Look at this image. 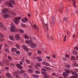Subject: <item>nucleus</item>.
I'll use <instances>...</instances> for the list:
<instances>
[{
  "mask_svg": "<svg viewBox=\"0 0 78 78\" xmlns=\"http://www.w3.org/2000/svg\"><path fill=\"white\" fill-rule=\"evenodd\" d=\"M15 52L17 55H20V52L18 51H16Z\"/></svg>",
  "mask_w": 78,
  "mask_h": 78,
  "instance_id": "a19ab883",
  "label": "nucleus"
},
{
  "mask_svg": "<svg viewBox=\"0 0 78 78\" xmlns=\"http://www.w3.org/2000/svg\"><path fill=\"white\" fill-rule=\"evenodd\" d=\"M2 28L3 30H4L5 31H6V27H4V26Z\"/></svg>",
  "mask_w": 78,
  "mask_h": 78,
  "instance_id": "c9c22d12",
  "label": "nucleus"
},
{
  "mask_svg": "<svg viewBox=\"0 0 78 78\" xmlns=\"http://www.w3.org/2000/svg\"><path fill=\"white\" fill-rule=\"evenodd\" d=\"M46 58H47V59H50V58H51V57H48L47 56L46 57Z\"/></svg>",
  "mask_w": 78,
  "mask_h": 78,
  "instance_id": "052dcab7",
  "label": "nucleus"
},
{
  "mask_svg": "<svg viewBox=\"0 0 78 78\" xmlns=\"http://www.w3.org/2000/svg\"><path fill=\"white\" fill-rule=\"evenodd\" d=\"M21 20L22 22H24V23H25V22H26V21H25V20L24 19H22Z\"/></svg>",
  "mask_w": 78,
  "mask_h": 78,
  "instance_id": "6e6d98bb",
  "label": "nucleus"
},
{
  "mask_svg": "<svg viewBox=\"0 0 78 78\" xmlns=\"http://www.w3.org/2000/svg\"><path fill=\"white\" fill-rule=\"evenodd\" d=\"M32 76L33 78H38L39 77V75H35V74H33L32 75Z\"/></svg>",
  "mask_w": 78,
  "mask_h": 78,
  "instance_id": "9b49d317",
  "label": "nucleus"
},
{
  "mask_svg": "<svg viewBox=\"0 0 78 78\" xmlns=\"http://www.w3.org/2000/svg\"><path fill=\"white\" fill-rule=\"evenodd\" d=\"M18 31H19L21 33H24V31H23V30L22 29H19Z\"/></svg>",
  "mask_w": 78,
  "mask_h": 78,
  "instance_id": "2eb2a0df",
  "label": "nucleus"
},
{
  "mask_svg": "<svg viewBox=\"0 0 78 78\" xmlns=\"http://www.w3.org/2000/svg\"><path fill=\"white\" fill-rule=\"evenodd\" d=\"M74 70L76 72H78V69H75Z\"/></svg>",
  "mask_w": 78,
  "mask_h": 78,
  "instance_id": "69168bd1",
  "label": "nucleus"
},
{
  "mask_svg": "<svg viewBox=\"0 0 78 78\" xmlns=\"http://www.w3.org/2000/svg\"><path fill=\"white\" fill-rule=\"evenodd\" d=\"M41 73H42V74H43V75H47V73L45 72L41 71Z\"/></svg>",
  "mask_w": 78,
  "mask_h": 78,
  "instance_id": "c85d7f7f",
  "label": "nucleus"
},
{
  "mask_svg": "<svg viewBox=\"0 0 78 78\" xmlns=\"http://www.w3.org/2000/svg\"><path fill=\"white\" fill-rule=\"evenodd\" d=\"M24 37L25 39H29V37L28 36V35H24Z\"/></svg>",
  "mask_w": 78,
  "mask_h": 78,
  "instance_id": "72a5a7b5",
  "label": "nucleus"
},
{
  "mask_svg": "<svg viewBox=\"0 0 78 78\" xmlns=\"http://www.w3.org/2000/svg\"><path fill=\"white\" fill-rule=\"evenodd\" d=\"M17 31H18V30H17V29H16V27H15V32H17Z\"/></svg>",
  "mask_w": 78,
  "mask_h": 78,
  "instance_id": "0e129e2a",
  "label": "nucleus"
},
{
  "mask_svg": "<svg viewBox=\"0 0 78 78\" xmlns=\"http://www.w3.org/2000/svg\"><path fill=\"white\" fill-rule=\"evenodd\" d=\"M55 21L56 18H55V17H52L51 20V26L54 27V26H55Z\"/></svg>",
  "mask_w": 78,
  "mask_h": 78,
  "instance_id": "7ed1b4c3",
  "label": "nucleus"
},
{
  "mask_svg": "<svg viewBox=\"0 0 78 78\" xmlns=\"http://www.w3.org/2000/svg\"><path fill=\"white\" fill-rule=\"evenodd\" d=\"M65 56H66V58H69V55L67 54H65Z\"/></svg>",
  "mask_w": 78,
  "mask_h": 78,
  "instance_id": "680f3d73",
  "label": "nucleus"
},
{
  "mask_svg": "<svg viewBox=\"0 0 78 78\" xmlns=\"http://www.w3.org/2000/svg\"><path fill=\"white\" fill-rule=\"evenodd\" d=\"M52 75L53 76H55L56 75V73H53L52 74Z\"/></svg>",
  "mask_w": 78,
  "mask_h": 78,
  "instance_id": "09e8293b",
  "label": "nucleus"
},
{
  "mask_svg": "<svg viewBox=\"0 0 78 78\" xmlns=\"http://www.w3.org/2000/svg\"><path fill=\"white\" fill-rule=\"evenodd\" d=\"M11 2H12V3L13 5H15V3H16L14 0H11Z\"/></svg>",
  "mask_w": 78,
  "mask_h": 78,
  "instance_id": "f704fd0d",
  "label": "nucleus"
},
{
  "mask_svg": "<svg viewBox=\"0 0 78 78\" xmlns=\"http://www.w3.org/2000/svg\"><path fill=\"white\" fill-rule=\"evenodd\" d=\"M10 17L9 15L7 14H5L4 16V19H7V18H9Z\"/></svg>",
  "mask_w": 78,
  "mask_h": 78,
  "instance_id": "1a4fd4ad",
  "label": "nucleus"
},
{
  "mask_svg": "<svg viewBox=\"0 0 78 78\" xmlns=\"http://www.w3.org/2000/svg\"><path fill=\"white\" fill-rule=\"evenodd\" d=\"M3 26V24L2 23L0 22V27L2 28Z\"/></svg>",
  "mask_w": 78,
  "mask_h": 78,
  "instance_id": "ea45409f",
  "label": "nucleus"
},
{
  "mask_svg": "<svg viewBox=\"0 0 78 78\" xmlns=\"http://www.w3.org/2000/svg\"><path fill=\"white\" fill-rule=\"evenodd\" d=\"M0 66H4V65L3 64V63L2 62H0Z\"/></svg>",
  "mask_w": 78,
  "mask_h": 78,
  "instance_id": "3c124183",
  "label": "nucleus"
},
{
  "mask_svg": "<svg viewBox=\"0 0 78 78\" xmlns=\"http://www.w3.org/2000/svg\"><path fill=\"white\" fill-rule=\"evenodd\" d=\"M15 26H12L10 29V31L12 33H14L15 32Z\"/></svg>",
  "mask_w": 78,
  "mask_h": 78,
  "instance_id": "0eeeda50",
  "label": "nucleus"
},
{
  "mask_svg": "<svg viewBox=\"0 0 78 78\" xmlns=\"http://www.w3.org/2000/svg\"><path fill=\"white\" fill-rule=\"evenodd\" d=\"M25 61L27 64H30V63H31L30 61L28 59H26Z\"/></svg>",
  "mask_w": 78,
  "mask_h": 78,
  "instance_id": "dca6fc26",
  "label": "nucleus"
},
{
  "mask_svg": "<svg viewBox=\"0 0 78 78\" xmlns=\"http://www.w3.org/2000/svg\"><path fill=\"white\" fill-rule=\"evenodd\" d=\"M66 67L67 69H70V66L69 65H66Z\"/></svg>",
  "mask_w": 78,
  "mask_h": 78,
  "instance_id": "bb28decb",
  "label": "nucleus"
},
{
  "mask_svg": "<svg viewBox=\"0 0 78 78\" xmlns=\"http://www.w3.org/2000/svg\"><path fill=\"white\" fill-rule=\"evenodd\" d=\"M14 75L15 76H16V77H18L19 76V75H17V73L16 72H14Z\"/></svg>",
  "mask_w": 78,
  "mask_h": 78,
  "instance_id": "412c9836",
  "label": "nucleus"
},
{
  "mask_svg": "<svg viewBox=\"0 0 78 78\" xmlns=\"http://www.w3.org/2000/svg\"><path fill=\"white\" fill-rule=\"evenodd\" d=\"M38 61H39V62H41V61H42V59L39 58L38 59Z\"/></svg>",
  "mask_w": 78,
  "mask_h": 78,
  "instance_id": "e433bc0d",
  "label": "nucleus"
},
{
  "mask_svg": "<svg viewBox=\"0 0 78 78\" xmlns=\"http://www.w3.org/2000/svg\"><path fill=\"white\" fill-rule=\"evenodd\" d=\"M7 5L10 8H13V5H12V3H8Z\"/></svg>",
  "mask_w": 78,
  "mask_h": 78,
  "instance_id": "ddd939ff",
  "label": "nucleus"
},
{
  "mask_svg": "<svg viewBox=\"0 0 78 78\" xmlns=\"http://www.w3.org/2000/svg\"><path fill=\"white\" fill-rule=\"evenodd\" d=\"M24 19L26 21V22L28 21V20H27V17H25Z\"/></svg>",
  "mask_w": 78,
  "mask_h": 78,
  "instance_id": "bf43d9fd",
  "label": "nucleus"
},
{
  "mask_svg": "<svg viewBox=\"0 0 78 78\" xmlns=\"http://www.w3.org/2000/svg\"><path fill=\"white\" fill-rule=\"evenodd\" d=\"M24 50H25L27 52L29 51V49L27 47V46L25 45H23L22 46Z\"/></svg>",
  "mask_w": 78,
  "mask_h": 78,
  "instance_id": "423d86ee",
  "label": "nucleus"
},
{
  "mask_svg": "<svg viewBox=\"0 0 78 78\" xmlns=\"http://www.w3.org/2000/svg\"><path fill=\"white\" fill-rule=\"evenodd\" d=\"M35 72L36 73H37V74H39L40 73V72L38 71H35Z\"/></svg>",
  "mask_w": 78,
  "mask_h": 78,
  "instance_id": "a18cd8bd",
  "label": "nucleus"
},
{
  "mask_svg": "<svg viewBox=\"0 0 78 78\" xmlns=\"http://www.w3.org/2000/svg\"><path fill=\"white\" fill-rule=\"evenodd\" d=\"M29 44H33V41L31 40H29Z\"/></svg>",
  "mask_w": 78,
  "mask_h": 78,
  "instance_id": "5fc2aeb1",
  "label": "nucleus"
},
{
  "mask_svg": "<svg viewBox=\"0 0 78 78\" xmlns=\"http://www.w3.org/2000/svg\"><path fill=\"white\" fill-rule=\"evenodd\" d=\"M26 43L27 44H30L29 41H26Z\"/></svg>",
  "mask_w": 78,
  "mask_h": 78,
  "instance_id": "e2e57ef3",
  "label": "nucleus"
},
{
  "mask_svg": "<svg viewBox=\"0 0 78 78\" xmlns=\"http://www.w3.org/2000/svg\"><path fill=\"white\" fill-rule=\"evenodd\" d=\"M73 4L74 5H75V4H76V1L75 0H74L73 3Z\"/></svg>",
  "mask_w": 78,
  "mask_h": 78,
  "instance_id": "4d7b16f0",
  "label": "nucleus"
},
{
  "mask_svg": "<svg viewBox=\"0 0 78 78\" xmlns=\"http://www.w3.org/2000/svg\"><path fill=\"white\" fill-rule=\"evenodd\" d=\"M36 66H38L39 67H41V65L39 63H37L36 64Z\"/></svg>",
  "mask_w": 78,
  "mask_h": 78,
  "instance_id": "393cba45",
  "label": "nucleus"
},
{
  "mask_svg": "<svg viewBox=\"0 0 78 78\" xmlns=\"http://www.w3.org/2000/svg\"><path fill=\"white\" fill-rule=\"evenodd\" d=\"M72 60H76V58L74 56H72L71 58Z\"/></svg>",
  "mask_w": 78,
  "mask_h": 78,
  "instance_id": "5701e85b",
  "label": "nucleus"
},
{
  "mask_svg": "<svg viewBox=\"0 0 78 78\" xmlns=\"http://www.w3.org/2000/svg\"><path fill=\"white\" fill-rule=\"evenodd\" d=\"M43 77L44 78H49V76H48V75H44Z\"/></svg>",
  "mask_w": 78,
  "mask_h": 78,
  "instance_id": "a878e982",
  "label": "nucleus"
},
{
  "mask_svg": "<svg viewBox=\"0 0 78 78\" xmlns=\"http://www.w3.org/2000/svg\"><path fill=\"white\" fill-rule=\"evenodd\" d=\"M8 11V9L5 8V9H4L2 10V12L3 13H6Z\"/></svg>",
  "mask_w": 78,
  "mask_h": 78,
  "instance_id": "9d476101",
  "label": "nucleus"
},
{
  "mask_svg": "<svg viewBox=\"0 0 78 78\" xmlns=\"http://www.w3.org/2000/svg\"><path fill=\"white\" fill-rule=\"evenodd\" d=\"M31 47L32 48H36L37 46L35 44H34L31 45Z\"/></svg>",
  "mask_w": 78,
  "mask_h": 78,
  "instance_id": "f8f14e48",
  "label": "nucleus"
},
{
  "mask_svg": "<svg viewBox=\"0 0 78 78\" xmlns=\"http://www.w3.org/2000/svg\"><path fill=\"white\" fill-rule=\"evenodd\" d=\"M67 37V35H66L64 37V42H65L66 41V38Z\"/></svg>",
  "mask_w": 78,
  "mask_h": 78,
  "instance_id": "c03bdc74",
  "label": "nucleus"
},
{
  "mask_svg": "<svg viewBox=\"0 0 78 78\" xmlns=\"http://www.w3.org/2000/svg\"><path fill=\"white\" fill-rule=\"evenodd\" d=\"M6 76L8 78H10L11 77V75H10V74L9 73H7L6 74Z\"/></svg>",
  "mask_w": 78,
  "mask_h": 78,
  "instance_id": "f3484780",
  "label": "nucleus"
},
{
  "mask_svg": "<svg viewBox=\"0 0 78 78\" xmlns=\"http://www.w3.org/2000/svg\"><path fill=\"white\" fill-rule=\"evenodd\" d=\"M5 69L6 70H9V68L8 67H6L5 68Z\"/></svg>",
  "mask_w": 78,
  "mask_h": 78,
  "instance_id": "774afa93",
  "label": "nucleus"
},
{
  "mask_svg": "<svg viewBox=\"0 0 78 78\" xmlns=\"http://www.w3.org/2000/svg\"><path fill=\"white\" fill-rule=\"evenodd\" d=\"M76 52H77L76 50L73 51V55H75V54H77V53H76Z\"/></svg>",
  "mask_w": 78,
  "mask_h": 78,
  "instance_id": "79ce46f5",
  "label": "nucleus"
},
{
  "mask_svg": "<svg viewBox=\"0 0 78 78\" xmlns=\"http://www.w3.org/2000/svg\"><path fill=\"white\" fill-rule=\"evenodd\" d=\"M25 72V71L23 70H21L20 71L21 75L22 73H24Z\"/></svg>",
  "mask_w": 78,
  "mask_h": 78,
  "instance_id": "4c0bfd02",
  "label": "nucleus"
},
{
  "mask_svg": "<svg viewBox=\"0 0 78 78\" xmlns=\"http://www.w3.org/2000/svg\"><path fill=\"white\" fill-rule=\"evenodd\" d=\"M17 73H19V74H20L21 75V73H20V71H19V70H18L17 71Z\"/></svg>",
  "mask_w": 78,
  "mask_h": 78,
  "instance_id": "13d9d810",
  "label": "nucleus"
},
{
  "mask_svg": "<svg viewBox=\"0 0 78 78\" xmlns=\"http://www.w3.org/2000/svg\"><path fill=\"white\" fill-rule=\"evenodd\" d=\"M16 47L17 48H18V49H20V47H19V45L18 44H16Z\"/></svg>",
  "mask_w": 78,
  "mask_h": 78,
  "instance_id": "37998d69",
  "label": "nucleus"
},
{
  "mask_svg": "<svg viewBox=\"0 0 78 78\" xmlns=\"http://www.w3.org/2000/svg\"><path fill=\"white\" fill-rule=\"evenodd\" d=\"M4 35H3L2 34L0 33V37H4Z\"/></svg>",
  "mask_w": 78,
  "mask_h": 78,
  "instance_id": "58836bf2",
  "label": "nucleus"
},
{
  "mask_svg": "<svg viewBox=\"0 0 78 78\" xmlns=\"http://www.w3.org/2000/svg\"><path fill=\"white\" fill-rule=\"evenodd\" d=\"M67 20V19L66 18V17H65L63 19V21L66 22Z\"/></svg>",
  "mask_w": 78,
  "mask_h": 78,
  "instance_id": "473e14b6",
  "label": "nucleus"
},
{
  "mask_svg": "<svg viewBox=\"0 0 78 78\" xmlns=\"http://www.w3.org/2000/svg\"><path fill=\"white\" fill-rule=\"evenodd\" d=\"M43 64H44L45 66H50V65H49V64H48V63L46 62H44Z\"/></svg>",
  "mask_w": 78,
  "mask_h": 78,
  "instance_id": "6ab92c4d",
  "label": "nucleus"
},
{
  "mask_svg": "<svg viewBox=\"0 0 78 78\" xmlns=\"http://www.w3.org/2000/svg\"><path fill=\"white\" fill-rule=\"evenodd\" d=\"M65 72H66V73L64 72L63 73V76H64V77L68 76H69V75H66V74H69V73H70V71L69 70H68L67 69H66Z\"/></svg>",
  "mask_w": 78,
  "mask_h": 78,
  "instance_id": "f257e3e1",
  "label": "nucleus"
},
{
  "mask_svg": "<svg viewBox=\"0 0 78 78\" xmlns=\"http://www.w3.org/2000/svg\"><path fill=\"white\" fill-rule=\"evenodd\" d=\"M41 70H42V71H44V72H47V70L44 69H42Z\"/></svg>",
  "mask_w": 78,
  "mask_h": 78,
  "instance_id": "864d4df0",
  "label": "nucleus"
},
{
  "mask_svg": "<svg viewBox=\"0 0 78 78\" xmlns=\"http://www.w3.org/2000/svg\"><path fill=\"white\" fill-rule=\"evenodd\" d=\"M23 76L25 78H29V77L28 76V75H27V74H26V73L24 74Z\"/></svg>",
  "mask_w": 78,
  "mask_h": 78,
  "instance_id": "4468645a",
  "label": "nucleus"
},
{
  "mask_svg": "<svg viewBox=\"0 0 78 78\" xmlns=\"http://www.w3.org/2000/svg\"><path fill=\"white\" fill-rule=\"evenodd\" d=\"M28 71L30 73H33V71L31 69H28Z\"/></svg>",
  "mask_w": 78,
  "mask_h": 78,
  "instance_id": "7c9ffc66",
  "label": "nucleus"
},
{
  "mask_svg": "<svg viewBox=\"0 0 78 78\" xmlns=\"http://www.w3.org/2000/svg\"><path fill=\"white\" fill-rule=\"evenodd\" d=\"M2 62H3V63H4V64H6V60H3Z\"/></svg>",
  "mask_w": 78,
  "mask_h": 78,
  "instance_id": "8fccbe9b",
  "label": "nucleus"
},
{
  "mask_svg": "<svg viewBox=\"0 0 78 78\" xmlns=\"http://www.w3.org/2000/svg\"><path fill=\"white\" fill-rule=\"evenodd\" d=\"M9 38L10 39V40H14V37H12V36H10L9 37Z\"/></svg>",
  "mask_w": 78,
  "mask_h": 78,
  "instance_id": "c756f323",
  "label": "nucleus"
},
{
  "mask_svg": "<svg viewBox=\"0 0 78 78\" xmlns=\"http://www.w3.org/2000/svg\"><path fill=\"white\" fill-rule=\"evenodd\" d=\"M47 23H48V21H47V20L45 19L44 20V26H45V28L47 30V31H48V24Z\"/></svg>",
  "mask_w": 78,
  "mask_h": 78,
  "instance_id": "20e7f679",
  "label": "nucleus"
},
{
  "mask_svg": "<svg viewBox=\"0 0 78 78\" xmlns=\"http://www.w3.org/2000/svg\"><path fill=\"white\" fill-rule=\"evenodd\" d=\"M28 53L29 56H31V55H32V53L31 52H28Z\"/></svg>",
  "mask_w": 78,
  "mask_h": 78,
  "instance_id": "603ef678",
  "label": "nucleus"
},
{
  "mask_svg": "<svg viewBox=\"0 0 78 78\" xmlns=\"http://www.w3.org/2000/svg\"><path fill=\"white\" fill-rule=\"evenodd\" d=\"M5 51L7 53H9V50L8 48H6L5 49Z\"/></svg>",
  "mask_w": 78,
  "mask_h": 78,
  "instance_id": "aec40b11",
  "label": "nucleus"
},
{
  "mask_svg": "<svg viewBox=\"0 0 78 78\" xmlns=\"http://www.w3.org/2000/svg\"><path fill=\"white\" fill-rule=\"evenodd\" d=\"M37 52L38 54H41L42 53V52L40 51H38Z\"/></svg>",
  "mask_w": 78,
  "mask_h": 78,
  "instance_id": "49530a36",
  "label": "nucleus"
},
{
  "mask_svg": "<svg viewBox=\"0 0 78 78\" xmlns=\"http://www.w3.org/2000/svg\"><path fill=\"white\" fill-rule=\"evenodd\" d=\"M10 12L13 15H14V16H16V13H15L12 12V11H10Z\"/></svg>",
  "mask_w": 78,
  "mask_h": 78,
  "instance_id": "b1692460",
  "label": "nucleus"
},
{
  "mask_svg": "<svg viewBox=\"0 0 78 78\" xmlns=\"http://www.w3.org/2000/svg\"><path fill=\"white\" fill-rule=\"evenodd\" d=\"M8 58H9V60L10 61H12V58H11V57L10 56H9L8 57Z\"/></svg>",
  "mask_w": 78,
  "mask_h": 78,
  "instance_id": "de8ad7c7",
  "label": "nucleus"
},
{
  "mask_svg": "<svg viewBox=\"0 0 78 78\" xmlns=\"http://www.w3.org/2000/svg\"><path fill=\"white\" fill-rule=\"evenodd\" d=\"M21 19V17H16L15 18L13 21L16 24H18L19 22V20Z\"/></svg>",
  "mask_w": 78,
  "mask_h": 78,
  "instance_id": "f03ea898",
  "label": "nucleus"
},
{
  "mask_svg": "<svg viewBox=\"0 0 78 78\" xmlns=\"http://www.w3.org/2000/svg\"><path fill=\"white\" fill-rule=\"evenodd\" d=\"M16 66L17 67H18V68L19 69H23L22 66L21 65H20V64H17Z\"/></svg>",
  "mask_w": 78,
  "mask_h": 78,
  "instance_id": "6e6552de",
  "label": "nucleus"
},
{
  "mask_svg": "<svg viewBox=\"0 0 78 78\" xmlns=\"http://www.w3.org/2000/svg\"><path fill=\"white\" fill-rule=\"evenodd\" d=\"M21 26H22V27H26V25H25V24H21Z\"/></svg>",
  "mask_w": 78,
  "mask_h": 78,
  "instance_id": "2f4dec72",
  "label": "nucleus"
},
{
  "mask_svg": "<svg viewBox=\"0 0 78 78\" xmlns=\"http://www.w3.org/2000/svg\"><path fill=\"white\" fill-rule=\"evenodd\" d=\"M64 4V3L63 2H61L60 4V8L62 9L63 8V5Z\"/></svg>",
  "mask_w": 78,
  "mask_h": 78,
  "instance_id": "a211bd4d",
  "label": "nucleus"
},
{
  "mask_svg": "<svg viewBox=\"0 0 78 78\" xmlns=\"http://www.w3.org/2000/svg\"><path fill=\"white\" fill-rule=\"evenodd\" d=\"M73 78H77V76H73Z\"/></svg>",
  "mask_w": 78,
  "mask_h": 78,
  "instance_id": "338daca9",
  "label": "nucleus"
},
{
  "mask_svg": "<svg viewBox=\"0 0 78 78\" xmlns=\"http://www.w3.org/2000/svg\"><path fill=\"white\" fill-rule=\"evenodd\" d=\"M73 67H78V64L76 63H74L73 65Z\"/></svg>",
  "mask_w": 78,
  "mask_h": 78,
  "instance_id": "4be33fe9",
  "label": "nucleus"
},
{
  "mask_svg": "<svg viewBox=\"0 0 78 78\" xmlns=\"http://www.w3.org/2000/svg\"><path fill=\"white\" fill-rule=\"evenodd\" d=\"M16 50H17V48H12V49L11 51L12 52H14V51H15Z\"/></svg>",
  "mask_w": 78,
  "mask_h": 78,
  "instance_id": "cd10ccee",
  "label": "nucleus"
},
{
  "mask_svg": "<svg viewBox=\"0 0 78 78\" xmlns=\"http://www.w3.org/2000/svg\"><path fill=\"white\" fill-rule=\"evenodd\" d=\"M15 38L17 40V41H20L21 39V37H20V35L19 34H16L15 35Z\"/></svg>",
  "mask_w": 78,
  "mask_h": 78,
  "instance_id": "39448f33",
  "label": "nucleus"
}]
</instances>
